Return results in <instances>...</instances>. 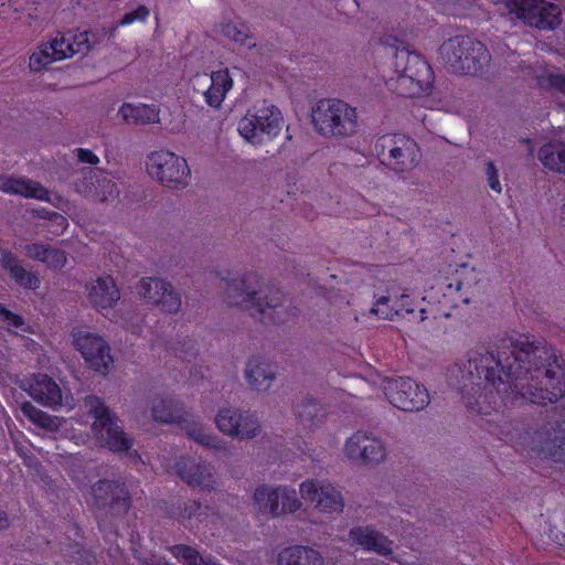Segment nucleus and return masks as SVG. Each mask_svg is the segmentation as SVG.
I'll return each instance as SVG.
<instances>
[{
    "label": "nucleus",
    "instance_id": "38",
    "mask_svg": "<svg viewBox=\"0 0 565 565\" xmlns=\"http://www.w3.org/2000/svg\"><path fill=\"white\" fill-rule=\"evenodd\" d=\"M150 14V11L145 6H138L130 12L124 14L118 25L126 26L138 21H146Z\"/></svg>",
    "mask_w": 565,
    "mask_h": 565
},
{
    "label": "nucleus",
    "instance_id": "22",
    "mask_svg": "<svg viewBox=\"0 0 565 565\" xmlns=\"http://www.w3.org/2000/svg\"><path fill=\"white\" fill-rule=\"evenodd\" d=\"M90 303L100 312L113 308L120 299V291L110 276L100 277L87 287Z\"/></svg>",
    "mask_w": 565,
    "mask_h": 565
},
{
    "label": "nucleus",
    "instance_id": "23",
    "mask_svg": "<svg viewBox=\"0 0 565 565\" xmlns=\"http://www.w3.org/2000/svg\"><path fill=\"white\" fill-rule=\"evenodd\" d=\"M0 191L28 199L52 201L50 192L44 186L26 178L0 177Z\"/></svg>",
    "mask_w": 565,
    "mask_h": 565
},
{
    "label": "nucleus",
    "instance_id": "33",
    "mask_svg": "<svg viewBox=\"0 0 565 565\" xmlns=\"http://www.w3.org/2000/svg\"><path fill=\"white\" fill-rule=\"evenodd\" d=\"M94 177L96 178L97 185L82 182L76 184V191L85 195L95 196L102 201L115 196L117 190L116 184L111 179L106 175L97 177L96 173H94Z\"/></svg>",
    "mask_w": 565,
    "mask_h": 565
},
{
    "label": "nucleus",
    "instance_id": "45",
    "mask_svg": "<svg viewBox=\"0 0 565 565\" xmlns=\"http://www.w3.org/2000/svg\"><path fill=\"white\" fill-rule=\"evenodd\" d=\"M111 483L110 482H107V481H103V482H99L98 486H97V489L98 490H103V489H110L111 488Z\"/></svg>",
    "mask_w": 565,
    "mask_h": 565
},
{
    "label": "nucleus",
    "instance_id": "1",
    "mask_svg": "<svg viewBox=\"0 0 565 565\" xmlns=\"http://www.w3.org/2000/svg\"><path fill=\"white\" fill-rule=\"evenodd\" d=\"M467 407L488 415L500 405H547L565 395V362L545 340L519 334L497 353L476 352L461 370Z\"/></svg>",
    "mask_w": 565,
    "mask_h": 565
},
{
    "label": "nucleus",
    "instance_id": "20",
    "mask_svg": "<svg viewBox=\"0 0 565 565\" xmlns=\"http://www.w3.org/2000/svg\"><path fill=\"white\" fill-rule=\"evenodd\" d=\"M215 422L222 433L238 438H252L259 428L258 422L254 416L243 414L234 408L220 411Z\"/></svg>",
    "mask_w": 565,
    "mask_h": 565
},
{
    "label": "nucleus",
    "instance_id": "40",
    "mask_svg": "<svg viewBox=\"0 0 565 565\" xmlns=\"http://www.w3.org/2000/svg\"><path fill=\"white\" fill-rule=\"evenodd\" d=\"M189 436L199 444L207 447H216V440L211 435L206 434L201 427L192 428Z\"/></svg>",
    "mask_w": 565,
    "mask_h": 565
},
{
    "label": "nucleus",
    "instance_id": "37",
    "mask_svg": "<svg viewBox=\"0 0 565 565\" xmlns=\"http://www.w3.org/2000/svg\"><path fill=\"white\" fill-rule=\"evenodd\" d=\"M484 174L488 186L495 193H502V184L499 179V170L495 163L491 160L486 162Z\"/></svg>",
    "mask_w": 565,
    "mask_h": 565
},
{
    "label": "nucleus",
    "instance_id": "19",
    "mask_svg": "<svg viewBox=\"0 0 565 565\" xmlns=\"http://www.w3.org/2000/svg\"><path fill=\"white\" fill-rule=\"evenodd\" d=\"M139 294L148 302L164 312H177L181 307L180 297L163 280L147 278L140 281Z\"/></svg>",
    "mask_w": 565,
    "mask_h": 565
},
{
    "label": "nucleus",
    "instance_id": "13",
    "mask_svg": "<svg viewBox=\"0 0 565 565\" xmlns=\"http://www.w3.org/2000/svg\"><path fill=\"white\" fill-rule=\"evenodd\" d=\"M255 509L262 514L278 516L297 511L301 503L296 491L287 488L260 486L254 493Z\"/></svg>",
    "mask_w": 565,
    "mask_h": 565
},
{
    "label": "nucleus",
    "instance_id": "46",
    "mask_svg": "<svg viewBox=\"0 0 565 565\" xmlns=\"http://www.w3.org/2000/svg\"><path fill=\"white\" fill-rule=\"evenodd\" d=\"M561 222L565 224V204L562 206L561 211Z\"/></svg>",
    "mask_w": 565,
    "mask_h": 565
},
{
    "label": "nucleus",
    "instance_id": "27",
    "mask_svg": "<svg viewBox=\"0 0 565 565\" xmlns=\"http://www.w3.org/2000/svg\"><path fill=\"white\" fill-rule=\"evenodd\" d=\"M248 384L256 391H266L270 387L275 376L274 366L258 358L250 359L245 371Z\"/></svg>",
    "mask_w": 565,
    "mask_h": 565
},
{
    "label": "nucleus",
    "instance_id": "39",
    "mask_svg": "<svg viewBox=\"0 0 565 565\" xmlns=\"http://www.w3.org/2000/svg\"><path fill=\"white\" fill-rule=\"evenodd\" d=\"M0 322H3L9 328H13L15 330L21 329L23 326V320L20 316L12 313L7 310L4 307L0 305Z\"/></svg>",
    "mask_w": 565,
    "mask_h": 565
},
{
    "label": "nucleus",
    "instance_id": "41",
    "mask_svg": "<svg viewBox=\"0 0 565 565\" xmlns=\"http://www.w3.org/2000/svg\"><path fill=\"white\" fill-rule=\"evenodd\" d=\"M51 222L56 225L57 228H50V232L54 235H60L67 227V220L60 214L54 213L51 217Z\"/></svg>",
    "mask_w": 565,
    "mask_h": 565
},
{
    "label": "nucleus",
    "instance_id": "16",
    "mask_svg": "<svg viewBox=\"0 0 565 565\" xmlns=\"http://www.w3.org/2000/svg\"><path fill=\"white\" fill-rule=\"evenodd\" d=\"M408 298L409 296L406 290L399 292L398 288L391 286L386 289V295L375 296L370 315L384 320H393L405 311L407 315L414 316L415 321H425L428 318L427 310L422 308L418 316H415V310L409 306Z\"/></svg>",
    "mask_w": 565,
    "mask_h": 565
},
{
    "label": "nucleus",
    "instance_id": "7",
    "mask_svg": "<svg viewBox=\"0 0 565 565\" xmlns=\"http://www.w3.org/2000/svg\"><path fill=\"white\" fill-rule=\"evenodd\" d=\"M90 47L88 32L57 33L50 41L40 44L32 53L29 66L32 71L39 72L53 62L72 57L74 54L83 53Z\"/></svg>",
    "mask_w": 565,
    "mask_h": 565
},
{
    "label": "nucleus",
    "instance_id": "21",
    "mask_svg": "<svg viewBox=\"0 0 565 565\" xmlns=\"http://www.w3.org/2000/svg\"><path fill=\"white\" fill-rule=\"evenodd\" d=\"M355 459L365 467H375L384 462L387 457V448L384 440L373 431L355 433Z\"/></svg>",
    "mask_w": 565,
    "mask_h": 565
},
{
    "label": "nucleus",
    "instance_id": "24",
    "mask_svg": "<svg viewBox=\"0 0 565 565\" xmlns=\"http://www.w3.org/2000/svg\"><path fill=\"white\" fill-rule=\"evenodd\" d=\"M23 413L38 426L51 431V433H60L61 436H64L70 439H74L75 444H78L79 440L75 435L68 434V427H71L72 423L67 419H63L56 416H51L29 403H25L22 406Z\"/></svg>",
    "mask_w": 565,
    "mask_h": 565
},
{
    "label": "nucleus",
    "instance_id": "18",
    "mask_svg": "<svg viewBox=\"0 0 565 565\" xmlns=\"http://www.w3.org/2000/svg\"><path fill=\"white\" fill-rule=\"evenodd\" d=\"M20 387L43 406L55 408L62 405L60 386L45 374H33L22 379Z\"/></svg>",
    "mask_w": 565,
    "mask_h": 565
},
{
    "label": "nucleus",
    "instance_id": "44",
    "mask_svg": "<svg viewBox=\"0 0 565 565\" xmlns=\"http://www.w3.org/2000/svg\"><path fill=\"white\" fill-rule=\"evenodd\" d=\"M316 408H317V405H316L315 403H310V404H308V405L306 406V411H305L303 413H302V412H300V413H299V415H300V416H303V415H305V413H306L307 415H311V411H312V409H316Z\"/></svg>",
    "mask_w": 565,
    "mask_h": 565
},
{
    "label": "nucleus",
    "instance_id": "9",
    "mask_svg": "<svg viewBox=\"0 0 565 565\" xmlns=\"http://www.w3.org/2000/svg\"><path fill=\"white\" fill-rule=\"evenodd\" d=\"M85 407L94 417L92 431L100 446L107 447L111 451H125L130 448V440L117 425L102 399L96 396H88L85 399Z\"/></svg>",
    "mask_w": 565,
    "mask_h": 565
},
{
    "label": "nucleus",
    "instance_id": "14",
    "mask_svg": "<svg viewBox=\"0 0 565 565\" xmlns=\"http://www.w3.org/2000/svg\"><path fill=\"white\" fill-rule=\"evenodd\" d=\"M348 109V104L340 99H321L312 108V124L322 136H340L344 132Z\"/></svg>",
    "mask_w": 565,
    "mask_h": 565
},
{
    "label": "nucleus",
    "instance_id": "15",
    "mask_svg": "<svg viewBox=\"0 0 565 565\" xmlns=\"http://www.w3.org/2000/svg\"><path fill=\"white\" fill-rule=\"evenodd\" d=\"M301 498L311 503L313 509L323 515L332 516L342 512L344 502L341 492L331 483L319 480H307L300 484Z\"/></svg>",
    "mask_w": 565,
    "mask_h": 565
},
{
    "label": "nucleus",
    "instance_id": "32",
    "mask_svg": "<svg viewBox=\"0 0 565 565\" xmlns=\"http://www.w3.org/2000/svg\"><path fill=\"white\" fill-rule=\"evenodd\" d=\"M2 266L10 271L11 277L25 288L35 289L39 287V279L32 273L25 270L11 253H3Z\"/></svg>",
    "mask_w": 565,
    "mask_h": 565
},
{
    "label": "nucleus",
    "instance_id": "5",
    "mask_svg": "<svg viewBox=\"0 0 565 565\" xmlns=\"http://www.w3.org/2000/svg\"><path fill=\"white\" fill-rule=\"evenodd\" d=\"M373 151L386 168L395 173L414 170L420 161L418 143L404 134H386L380 136Z\"/></svg>",
    "mask_w": 565,
    "mask_h": 565
},
{
    "label": "nucleus",
    "instance_id": "17",
    "mask_svg": "<svg viewBox=\"0 0 565 565\" xmlns=\"http://www.w3.org/2000/svg\"><path fill=\"white\" fill-rule=\"evenodd\" d=\"M193 87L201 90L207 105L218 108L226 94L233 86V79L227 70H220L209 74H196L193 79Z\"/></svg>",
    "mask_w": 565,
    "mask_h": 565
},
{
    "label": "nucleus",
    "instance_id": "4",
    "mask_svg": "<svg viewBox=\"0 0 565 565\" xmlns=\"http://www.w3.org/2000/svg\"><path fill=\"white\" fill-rule=\"evenodd\" d=\"M439 55L454 73L478 75L489 65L491 56L483 43L467 35H456L439 47Z\"/></svg>",
    "mask_w": 565,
    "mask_h": 565
},
{
    "label": "nucleus",
    "instance_id": "31",
    "mask_svg": "<svg viewBox=\"0 0 565 565\" xmlns=\"http://www.w3.org/2000/svg\"><path fill=\"white\" fill-rule=\"evenodd\" d=\"M29 257L38 259L53 269L62 268L66 263V256L63 250L49 248L42 244H31L25 247Z\"/></svg>",
    "mask_w": 565,
    "mask_h": 565
},
{
    "label": "nucleus",
    "instance_id": "12",
    "mask_svg": "<svg viewBox=\"0 0 565 565\" xmlns=\"http://www.w3.org/2000/svg\"><path fill=\"white\" fill-rule=\"evenodd\" d=\"M73 343L85 363L92 370L105 375L110 372L114 359L107 342L97 333L77 330L73 333Z\"/></svg>",
    "mask_w": 565,
    "mask_h": 565
},
{
    "label": "nucleus",
    "instance_id": "36",
    "mask_svg": "<svg viewBox=\"0 0 565 565\" xmlns=\"http://www.w3.org/2000/svg\"><path fill=\"white\" fill-rule=\"evenodd\" d=\"M539 85L542 88L565 95V75L547 73L539 77Z\"/></svg>",
    "mask_w": 565,
    "mask_h": 565
},
{
    "label": "nucleus",
    "instance_id": "26",
    "mask_svg": "<svg viewBox=\"0 0 565 565\" xmlns=\"http://www.w3.org/2000/svg\"><path fill=\"white\" fill-rule=\"evenodd\" d=\"M178 473L191 487L201 489L212 488V473L209 467L198 463L193 459L178 463Z\"/></svg>",
    "mask_w": 565,
    "mask_h": 565
},
{
    "label": "nucleus",
    "instance_id": "8",
    "mask_svg": "<svg viewBox=\"0 0 565 565\" xmlns=\"http://www.w3.org/2000/svg\"><path fill=\"white\" fill-rule=\"evenodd\" d=\"M282 126V116L280 110L266 103L249 109L238 121L237 130L239 135L253 145H259L265 137L271 139L276 137Z\"/></svg>",
    "mask_w": 565,
    "mask_h": 565
},
{
    "label": "nucleus",
    "instance_id": "42",
    "mask_svg": "<svg viewBox=\"0 0 565 565\" xmlns=\"http://www.w3.org/2000/svg\"><path fill=\"white\" fill-rule=\"evenodd\" d=\"M76 154L78 161L83 163L97 164L99 162L98 157L88 149H77Z\"/></svg>",
    "mask_w": 565,
    "mask_h": 565
},
{
    "label": "nucleus",
    "instance_id": "3",
    "mask_svg": "<svg viewBox=\"0 0 565 565\" xmlns=\"http://www.w3.org/2000/svg\"><path fill=\"white\" fill-rule=\"evenodd\" d=\"M258 285L256 276H247L239 282H231L227 287L228 303L247 310L255 309L263 323H284L295 316L294 311L282 301L278 291H270V300L262 302L260 295L268 298L263 289L255 290Z\"/></svg>",
    "mask_w": 565,
    "mask_h": 565
},
{
    "label": "nucleus",
    "instance_id": "11",
    "mask_svg": "<svg viewBox=\"0 0 565 565\" xmlns=\"http://www.w3.org/2000/svg\"><path fill=\"white\" fill-rule=\"evenodd\" d=\"M146 168L151 178L168 185H185L190 179L186 160L168 150L150 153Z\"/></svg>",
    "mask_w": 565,
    "mask_h": 565
},
{
    "label": "nucleus",
    "instance_id": "48",
    "mask_svg": "<svg viewBox=\"0 0 565 565\" xmlns=\"http://www.w3.org/2000/svg\"><path fill=\"white\" fill-rule=\"evenodd\" d=\"M4 523H6V520L2 516V513L0 512V527H2Z\"/></svg>",
    "mask_w": 565,
    "mask_h": 565
},
{
    "label": "nucleus",
    "instance_id": "35",
    "mask_svg": "<svg viewBox=\"0 0 565 565\" xmlns=\"http://www.w3.org/2000/svg\"><path fill=\"white\" fill-rule=\"evenodd\" d=\"M152 416L156 422L174 423L181 416L173 401L158 399L152 407Z\"/></svg>",
    "mask_w": 565,
    "mask_h": 565
},
{
    "label": "nucleus",
    "instance_id": "43",
    "mask_svg": "<svg viewBox=\"0 0 565 565\" xmlns=\"http://www.w3.org/2000/svg\"><path fill=\"white\" fill-rule=\"evenodd\" d=\"M356 379H359V381H355V390H358L362 394L366 393V388L369 386L367 380L364 376L355 373V380Z\"/></svg>",
    "mask_w": 565,
    "mask_h": 565
},
{
    "label": "nucleus",
    "instance_id": "10",
    "mask_svg": "<svg viewBox=\"0 0 565 565\" xmlns=\"http://www.w3.org/2000/svg\"><path fill=\"white\" fill-rule=\"evenodd\" d=\"M505 7L509 14L541 30H553L562 22L558 6L545 0H507Z\"/></svg>",
    "mask_w": 565,
    "mask_h": 565
},
{
    "label": "nucleus",
    "instance_id": "29",
    "mask_svg": "<svg viewBox=\"0 0 565 565\" xmlns=\"http://www.w3.org/2000/svg\"><path fill=\"white\" fill-rule=\"evenodd\" d=\"M322 557L318 552L305 546H292L278 554V565H322Z\"/></svg>",
    "mask_w": 565,
    "mask_h": 565
},
{
    "label": "nucleus",
    "instance_id": "6",
    "mask_svg": "<svg viewBox=\"0 0 565 565\" xmlns=\"http://www.w3.org/2000/svg\"><path fill=\"white\" fill-rule=\"evenodd\" d=\"M379 384L390 404L403 412H420L430 403L428 390L408 376L381 379L372 374V386Z\"/></svg>",
    "mask_w": 565,
    "mask_h": 565
},
{
    "label": "nucleus",
    "instance_id": "34",
    "mask_svg": "<svg viewBox=\"0 0 565 565\" xmlns=\"http://www.w3.org/2000/svg\"><path fill=\"white\" fill-rule=\"evenodd\" d=\"M220 32L230 41H233L238 45L253 47L256 44L254 38L249 34L247 26L243 23L223 24Z\"/></svg>",
    "mask_w": 565,
    "mask_h": 565
},
{
    "label": "nucleus",
    "instance_id": "30",
    "mask_svg": "<svg viewBox=\"0 0 565 565\" xmlns=\"http://www.w3.org/2000/svg\"><path fill=\"white\" fill-rule=\"evenodd\" d=\"M539 159L546 169L565 174V143L550 142L542 146Z\"/></svg>",
    "mask_w": 565,
    "mask_h": 565
},
{
    "label": "nucleus",
    "instance_id": "47",
    "mask_svg": "<svg viewBox=\"0 0 565 565\" xmlns=\"http://www.w3.org/2000/svg\"><path fill=\"white\" fill-rule=\"evenodd\" d=\"M6 13H7L6 4H4V3H1V4H0V15H6Z\"/></svg>",
    "mask_w": 565,
    "mask_h": 565
},
{
    "label": "nucleus",
    "instance_id": "25",
    "mask_svg": "<svg viewBox=\"0 0 565 565\" xmlns=\"http://www.w3.org/2000/svg\"><path fill=\"white\" fill-rule=\"evenodd\" d=\"M355 544L380 555H388L393 551V542L370 526L355 527Z\"/></svg>",
    "mask_w": 565,
    "mask_h": 565
},
{
    "label": "nucleus",
    "instance_id": "28",
    "mask_svg": "<svg viewBox=\"0 0 565 565\" xmlns=\"http://www.w3.org/2000/svg\"><path fill=\"white\" fill-rule=\"evenodd\" d=\"M119 115L127 124L146 125L159 121V109L154 105L125 103Z\"/></svg>",
    "mask_w": 565,
    "mask_h": 565
},
{
    "label": "nucleus",
    "instance_id": "2",
    "mask_svg": "<svg viewBox=\"0 0 565 565\" xmlns=\"http://www.w3.org/2000/svg\"><path fill=\"white\" fill-rule=\"evenodd\" d=\"M384 44L396 49L394 75L386 81L388 89L402 97H415L427 93L434 81L428 62L392 35L384 38Z\"/></svg>",
    "mask_w": 565,
    "mask_h": 565
}]
</instances>
